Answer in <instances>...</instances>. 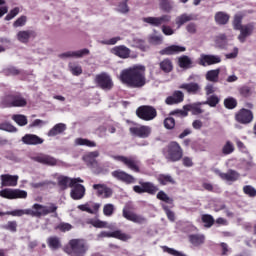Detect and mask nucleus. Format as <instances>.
Here are the masks:
<instances>
[{
  "label": "nucleus",
  "mask_w": 256,
  "mask_h": 256,
  "mask_svg": "<svg viewBox=\"0 0 256 256\" xmlns=\"http://www.w3.org/2000/svg\"><path fill=\"white\" fill-rule=\"evenodd\" d=\"M120 81L131 89H141L145 87V85H147L145 66L134 65L122 70L120 73Z\"/></svg>",
  "instance_id": "obj_1"
},
{
  "label": "nucleus",
  "mask_w": 256,
  "mask_h": 256,
  "mask_svg": "<svg viewBox=\"0 0 256 256\" xmlns=\"http://www.w3.org/2000/svg\"><path fill=\"white\" fill-rule=\"evenodd\" d=\"M89 251V244L84 239H72L69 241V248L65 249L68 256H86Z\"/></svg>",
  "instance_id": "obj_2"
},
{
  "label": "nucleus",
  "mask_w": 256,
  "mask_h": 256,
  "mask_svg": "<svg viewBox=\"0 0 256 256\" xmlns=\"http://www.w3.org/2000/svg\"><path fill=\"white\" fill-rule=\"evenodd\" d=\"M25 105H27V100L20 93L10 94L2 98L0 102L2 109H5V107H25Z\"/></svg>",
  "instance_id": "obj_3"
},
{
  "label": "nucleus",
  "mask_w": 256,
  "mask_h": 256,
  "mask_svg": "<svg viewBox=\"0 0 256 256\" xmlns=\"http://www.w3.org/2000/svg\"><path fill=\"white\" fill-rule=\"evenodd\" d=\"M163 153L167 161H180L183 157V149H181V146L177 142H171L167 148L163 150Z\"/></svg>",
  "instance_id": "obj_4"
},
{
  "label": "nucleus",
  "mask_w": 256,
  "mask_h": 256,
  "mask_svg": "<svg viewBox=\"0 0 256 256\" xmlns=\"http://www.w3.org/2000/svg\"><path fill=\"white\" fill-rule=\"evenodd\" d=\"M57 211V205L50 203L48 205L34 204L32 209H30L31 217H45L51 213Z\"/></svg>",
  "instance_id": "obj_5"
},
{
  "label": "nucleus",
  "mask_w": 256,
  "mask_h": 256,
  "mask_svg": "<svg viewBox=\"0 0 256 256\" xmlns=\"http://www.w3.org/2000/svg\"><path fill=\"white\" fill-rule=\"evenodd\" d=\"M201 105H203V102H195L192 104L184 105L183 110H174L170 113V115L187 117V115H189V111H191L192 115H201V113H204L203 109H201Z\"/></svg>",
  "instance_id": "obj_6"
},
{
  "label": "nucleus",
  "mask_w": 256,
  "mask_h": 256,
  "mask_svg": "<svg viewBox=\"0 0 256 256\" xmlns=\"http://www.w3.org/2000/svg\"><path fill=\"white\" fill-rule=\"evenodd\" d=\"M193 80H195V75L192 74L187 78L188 82L182 83L179 89L186 91L189 95H199L201 93V85L197 82H191Z\"/></svg>",
  "instance_id": "obj_7"
},
{
  "label": "nucleus",
  "mask_w": 256,
  "mask_h": 256,
  "mask_svg": "<svg viewBox=\"0 0 256 256\" xmlns=\"http://www.w3.org/2000/svg\"><path fill=\"white\" fill-rule=\"evenodd\" d=\"M31 159L36 163H41V165H47L48 167H55V165H63V162L61 160H57V158L43 153L31 157Z\"/></svg>",
  "instance_id": "obj_8"
},
{
  "label": "nucleus",
  "mask_w": 256,
  "mask_h": 256,
  "mask_svg": "<svg viewBox=\"0 0 256 256\" xmlns=\"http://www.w3.org/2000/svg\"><path fill=\"white\" fill-rule=\"evenodd\" d=\"M111 157L114 159V161H118L126 165V167H128V169H131V171H134V173H139V165L141 164L139 160H135V158L133 157H126L121 155H112Z\"/></svg>",
  "instance_id": "obj_9"
},
{
  "label": "nucleus",
  "mask_w": 256,
  "mask_h": 256,
  "mask_svg": "<svg viewBox=\"0 0 256 256\" xmlns=\"http://www.w3.org/2000/svg\"><path fill=\"white\" fill-rule=\"evenodd\" d=\"M136 115L143 121H153L157 117V110L153 106H141L136 110Z\"/></svg>",
  "instance_id": "obj_10"
},
{
  "label": "nucleus",
  "mask_w": 256,
  "mask_h": 256,
  "mask_svg": "<svg viewBox=\"0 0 256 256\" xmlns=\"http://www.w3.org/2000/svg\"><path fill=\"white\" fill-rule=\"evenodd\" d=\"M95 82L104 91H110V89H113V80H111V76H109L107 73H101L96 75Z\"/></svg>",
  "instance_id": "obj_11"
},
{
  "label": "nucleus",
  "mask_w": 256,
  "mask_h": 256,
  "mask_svg": "<svg viewBox=\"0 0 256 256\" xmlns=\"http://www.w3.org/2000/svg\"><path fill=\"white\" fill-rule=\"evenodd\" d=\"M142 21L148 23V25H152V27H161L164 23H169V21H171V15L165 14L160 17H145Z\"/></svg>",
  "instance_id": "obj_12"
},
{
  "label": "nucleus",
  "mask_w": 256,
  "mask_h": 256,
  "mask_svg": "<svg viewBox=\"0 0 256 256\" xmlns=\"http://www.w3.org/2000/svg\"><path fill=\"white\" fill-rule=\"evenodd\" d=\"M90 51L87 48L78 51H67L58 55L60 59H81L82 57H87Z\"/></svg>",
  "instance_id": "obj_13"
},
{
  "label": "nucleus",
  "mask_w": 256,
  "mask_h": 256,
  "mask_svg": "<svg viewBox=\"0 0 256 256\" xmlns=\"http://www.w3.org/2000/svg\"><path fill=\"white\" fill-rule=\"evenodd\" d=\"M131 135L134 137H139L140 139H147L149 135H151V127L150 126H133L130 127Z\"/></svg>",
  "instance_id": "obj_14"
},
{
  "label": "nucleus",
  "mask_w": 256,
  "mask_h": 256,
  "mask_svg": "<svg viewBox=\"0 0 256 256\" xmlns=\"http://www.w3.org/2000/svg\"><path fill=\"white\" fill-rule=\"evenodd\" d=\"M236 121L242 125H249L253 121V112L251 110L242 108L238 113H236Z\"/></svg>",
  "instance_id": "obj_15"
},
{
  "label": "nucleus",
  "mask_w": 256,
  "mask_h": 256,
  "mask_svg": "<svg viewBox=\"0 0 256 256\" xmlns=\"http://www.w3.org/2000/svg\"><path fill=\"white\" fill-rule=\"evenodd\" d=\"M112 177H114V179H117L118 181H122V183H126V185H131L136 181L135 177H133L131 174L126 173L123 170L113 171Z\"/></svg>",
  "instance_id": "obj_16"
},
{
  "label": "nucleus",
  "mask_w": 256,
  "mask_h": 256,
  "mask_svg": "<svg viewBox=\"0 0 256 256\" xmlns=\"http://www.w3.org/2000/svg\"><path fill=\"white\" fill-rule=\"evenodd\" d=\"M214 173L219 175L220 179L223 181H228L230 183H235V181H237L240 177L237 171L231 169L228 170L227 173H223L219 169H214Z\"/></svg>",
  "instance_id": "obj_17"
},
{
  "label": "nucleus",
  "mask_w": 256,
  "mask_h": 256,
  "mask_svg": "<svg viewBox=\"0 0 256 256\" xmlns=\"http://www.w3.org/2000/svg\"><path fill=\"white\" fill-rule=\"evenodd\" d=\"M122 215L124 219H127L128 221H132V223H138L139 225H143V223H147L146 217L139 214H135L131 211H128L125 208L122 211Z\"/></svg>",
  "instance_id": "obj_18"
},
{
  "label": "nucleus",
  "mask_w": 256,
  "mask_h": 256,
  "mask_svg": "<svg viewBox=\"0 0 256 256\" xmlns=\"http://www.w3.org/2000/svg\"><path fill=\"white\" fill-rule=\"evenodd\" d=\"M218 63H221V56L219 55H200V65H202V67H207V65H217Z\"/></svg>",
  "instance_id": "obj_19"
},
{
  "label": "nucleus",
  "mask_w": 256,
  "mask_h": 256,
  "mask_svg": "<svg viewBox=\"0 0 256 256\" xmlns=\"http://www.w3.org/2000/svg\"><path fill=\"white\" fill-rule=\"evenodd\" d=\"M97 157H99V151L88 152L83 156V161L91 169H97L99 167V162H97Z\"/></svg>",
  "instance_id": "obj_20"
},
{
  "label": "nucleus",
  "mask_w": 256,
  "mask_h": 256,
  "mask_svg": "<svg viewBox=\"0 0 256 256\" xmlns=\"http://www.w3.org/2000/svg\"><path fill=\"white\" fill-rule=\"evenodd\" d=\"M111 53L120 59H129L131 57V49L125 45L115 46L111 49Z\"/></svg>",
  "instance_id": "obj_21"
},
{
  "label": "nucleus",
  "mask_w": 256,
  "mask_h": 256,
  "mask_svg": "<svg viewBox=\"0 0 256 256\" xmlns=\"http://www.w3.org/2000/svg\"><path fill=\"white\" fill-rule=\"evenodd\" d=\"M2 187H17L18 175L2 174L0 176Z\"/></svg>",
  "instance_id": "obj_22"
},
{
  "label": "nucleus",
  "mask_w": 256,
  "mask_h": 256,
  "mask_svg": "<svg viewBox=\"0 0 256 256\" xmlns=\"http://www.w3.org/2000/svg\"><path fill=\"white\" fill-rule=\"evenodd\" d=\"M98 237H112L114 239H120V241H128V239H131L130 235L121 232V230H116L113 232L102 231Z\"/></svg>",
  "instance_id": "obj_23"
},
{
  "label": "nucleus",
  "mask_w": 256,
  "mask_h": 256,
  "mask_svg": "<svg viewBox=\"0 0 256 256\" xmlns=\"http://www.w3.org/2000/svg\"><path fill=\"white\" fill-rule=\"evenodd\" d=\"M93 189L97 191L98 197H103L104 199H109L113 195V190L105 184H94Z\"/></svg>",
  "instance_id": "obj_24"
},
{
  "label": "nucleus",
  "mask_w": 256,
  "mask_h": 256,
  "mask_svg": "<svg viewBox=\"0 0 256 256\" xmlns=\"http://www.w3.org/2000/svg\"><path fill=\"white\" fill-rule=\"evenodd\" d=\"M37 34L33 30H21L16 34V39L20 43H29L30 39H35Z\"/></svg>",
  "instance_id": "obj_25"
},
{
  "label": "nucleus",
  "mask_w": 256,
  "mask_h": 256,
  "mask_svg": "<svg viewBox=\"0 0 256 256\" xmlns=\"http://www.w3.org/2000/svg\"><path fill=\"white\" fill-rule=\"evenodd\" d=\"M254 29L255 26L253 25V23L243 25L242 28L239 30L240 34L238 36V40L240 41V43H245L247 37L253 34Z\"/></svg>",
  "instance_id": "obj_26"
},
{
  "label": "nucleus",
  "mask_w": 256,
  "mask_h": 256,
  "mask_svg": "<svg viewBox=\"0 0 256 256\" xmlns=\"http://www.w3.org/2000/svg\"><path fill=\"white\" fill-rule=\"evenodd\" d=\"M185 99V94L180 90L174 91L171 96H168L165 100L166 105H177L178 103H183Z\"/></svg>",
  "instance_id": "obj_27"
},
{
  "label": "nucleus",
  "mask_w": 256,
  "mask_h": 256,
  "mask_svg": "<svg viewBox=\"0 0 256 256\" xmlns=\"http://www.w3.org/2000/svg\"><path fill=\"white\" fill-rule=\"evenodd\" d=\"M184 51H187L185 46L171 45L160 50V55H178V53H184Z\"/></svg>",
  "instance_id": "obj_28"
},
{
  "label": "nucleus",
  "mask_w": 256,
  "mask_h": 256,
  "mask_svg": "<svg viewBox=\"0 0 256 256\" xmlns=\"http://www.w3.org/2000/svg\"><path fill=\"white\" fill-rule=\"evenodd\" d=\"M71 187L72 190L70 192V197H72L74 201H79L80 199H83V197H85V186H83L82 184H76Z\"/></svg>",
  "instance_id": "obj_29"
},
{
  "label": "nucleus",
  "mask_w": 256,
  "mask_h": 256,
  "mask_svg": "<svg viewBox=\"0 0 256 256\" xmlns=\"http://www.w3.org/2000/svg\"><path fill=\"white\" fill-rule=\"evenodd\" d=\"M22 141L25 143V145H41L43 144V139L35 134H26Z\"/></svg>",
  "instance_id": "obj_30"
},
{
  "label": "nucleus",
  "mask_w": 256,
  "mask_h": 256,
  "mask_svg": "<svg viewBox=\"0 0 256 256\" xmlns=\"http://www.w3.org/2000/svg\"><path fill=\"white\" fill-rule=\"evenodd\" d=\"M64 131H67V125L58 123L48 131L47 135L48 137H57V135H61Z\"/></svg>",
  "instance_id": "obj_31"
},
{
  "label": "nucleus",
  "mask_w": 256,
  "mask_h": 256,
  "mask_svg": "<svg viewBox=\"0 0 256 256\" xmlns=\"http://www.w3.org/2000/svg\"><path fill=\"white\" fill-rule=\"evenodd\" d=\"M195 18L193 16V14H181L178 17H176L175 19V23L178 27V29H181V27H183V25H185V23H189V21H193Z\"/></svg>",
  "instance_id": "obj_32"
},
{
  "label": "nucleus",
  "mask_w": 256,
  "mask_h": 256,
  "mask_svg": "<svg viewBox=\"0 0 256 256\" xmlns=\"http://www.w3.org/2000/svg\"><path fill=\"white\" fill-rule=\"evenodd\" d=\"M58 187L62 189V191H65L68 187H73V181L72 178L67 176H58Z\"/></svg>",
  "instance_id": "obj_33"
},
{
  "label": "nucleus",
  "mask_w": 256,
  "mask_h": 256,
  "mask_svg": "<svg viewBox=\"0 0 256 256\" xmlns=\"http://www.w3.org/2000/svg\"><path fill=\"white\" fill-rule=\"evenodd\" d=\"M188 239L194 247H199V245L205 243V235L203 234H191L188 236Z\"/></svg>",
  "instance_id": "obj_34"
},
{
  "label": "nucleus",
  "mask_w": 256,
  "mask_h": 256,
  "mask_svg": "<svg viewBox=\"0 0 256 256\" xmlns=\"http://www.w3.org/2000/svg\"><path fill=\"white\" fill-rule=\"evenodd\" d=\"M160 9L165 13H171L175 9V1L173 0H159Z\"/></svg>",
  "instance_id": "obj_35"
},
{
  "label": "nucleus",
  "mask_w": 256,
  "mask_h": 256,
  "mask_svg": "<svg viewBox=\"0 0 256 256\" xmlns=\"http://www.w3.org/2000/svg\"><path fill=\"white\" fill-rule=\"evenodd\" d=\"M144 189V193H148V195H155L157 191H159V187H157L153 182H139Z\"/></svg>",
  "instance_id": "obj_36"
},
{
  "label": "nucleus",
  "mask_w": 256,
  "mask_h": 256,
  "mask_svg": "<svg viewBox=\"0 0 256 256\" xmlns=\"http://www.w3.org/2000/svg\"><path fill=\"white\" fill-rule=\"evenodd\" d=\"M221 73V69L210 70L206 73V81H210V83H219V74Z\"/></svg>",
  "instance_id": "obj_37"
},
{
  "label": "nucleus",
  "mask_w": 256,
  "mask_h": 256,
  "mask_svg": "<svg viewBox=\"0 0 256 256\" xmlns=\"http://www.w3.org/2000/svg\"><path fill=\"white\" fill-rule=\"evenodd\" d=\"M159 67L164 73H171L173 71V61L166 58L159 63Z\"/></svg>",
  "instance_id": "obj_38"
},
{
  "label": "nucleus",
  "mask_w": 256,
  "mask_h": 256,
  "mask_svg": "<svg viewBox=\"0 0 256 256\" xmlns=\"http://www.w3.org/2000/svg\"><path fill=\"white\" fill-rule=\"evenodd\" d=\"M214 19L217 25H227V23H229V14L225 12H217Z\"/></svg>",
  "instance_id": "obj_39"
},
{
  "label": "nucleus",
  "mask_w": 256,
  "mask_h": 256,
  "mask_svg": "<svg viewBox=\"0 0 256 256\" xmlns=\"http://www.w3.org/2000/svg\"><path fill=\"white\" fill-rule=\"evenodd\" d=\"M130 46L141 49V51H147V45L145 44V40L141 38L134 37L132 43H130Z\"/></svg>",
  "instance_id": "obj_40"
},
{
  "label": "nucleus",
  "mask_w": 256,
  "mask_h": 256,
  "mask_svg": "<svg viewBox=\"0 0 256 256\" xmlns=\"http://www.w3.org/2000/svg\"><path fill=\"white\" fill-rule=\"evenodd\" d=\"M75 145L84 146V147H97V143H95V141H91L85 138H76Z\"/></svg>",
  "instance_id": "obj_41"
},
{
  "label": "nucleus",
  "mask_w": 256,
  "mask_h": 256,
  "mask_svg": "<svg viewBox=\"0 0 256 256\" xmlns=\"http://www.w3.org/2000/svg\"><path fill=\"white\" fill-rule=\"evenodd\" d=\"M215 45L216 47H219V49H225L227 47V36L225 34H220L215 39Z\"/></svg>",
  "instance_id": "obj_42"
},
{
  "label": "nucleus",
  "mask_w": 256,
  "mask_h": 256,
  "mask_svg": "<svg viewBox=\"0 0 256 256\" xmlns=\"http://www.w3.org/2000/svg\"><path fill=\"white\" fill-rule=\"evenodd\" d=\"M48 246L53 251H57V249H60L61 247V240H59L58 237H50L48 238Z\"/></svg>",
  "instance_id": "obj_43"
},
{
  "label": "nucleus",
  "mask_w": 256,
  "mask_h": 256,
  "mask_svg": "<svg viewBox=\"0 0 256 256\" xmlns=\"http://www.w3.org/2000/svg\"><path fill=\"white\" fill-rule=\"evenodd\" d=\"M2 73L6 75V77H11L19 75V73H21V70L17 69V67L15 66H8L2 70Z\"/></svg>",
  "instance_id": "obj_44"
},
{
  "label": "nucleus",
  "mask_w": 256,
  "mask_h": 256,
  "mask_svg": "<svg viewBox=\"0 0 256 256\" xmlns=\"http://www.w3.org/2000/svg\"><path fill=\"white\" fill-rule=\"evenodd\" d=\"M5 215H12V217H23V215H30V209H17L5 212Z\"/></svg>",
  "instance_id": "obj_45"
},
{
  "label": "nucleus",
  "mask_w": 256,
  "mask_h": 256,
  "mask_svg": "<svg viewBox=\"0 0 256 256\" xmlns=\"http://www.w3.org/2000/svg\"><path fill=\"white\" fill-rule=\"evenodd\" d=\"M178 63L182 69H189L193 61H191L189 56H182L179 58Z\"/></svg>",
  "instance_id": "obj_46"
},
{
  "label": "nucleus",
  "mask_w": 256,
  "mask_h": 256,
  "mask_svg": "<svg viewBox=\"0 0 256 256\" xmlns=\"http://www.w3.org/2000/svg\"><path fill=\"white\" fill-rule=\"evenodd\" d=\"M12 119L20 127H25V125H27V116H25V115L15 114L12 116Z\"/></svg>",
  "instance_id": "obj_47"
},
{
  "label": "nucleus",
  "mask_w": 256,
  "mask_h": 256,
  "mask_svg": "<svg viewBox=\"0 0 256 256\" xmlns=\"http://www.w3.org/2000/svg\"><path fill=\"white\" fill-rule=\"evenodd\" d=\"M157 199L159 201H163L164 203H168V205H173V198L169 197L165 191L161 190L157 193Z\"/></svg>",
  "instance_id": "obj_48"
},
{
  "label": "nucleus",
  "mask_w": 256,
  "mask_h": 256,
  "mask_svg": "<svg viewBox=\"0 0 256 256\" xmlns=\"http://www.w3.org/2000/svg\"><path fill=\"white\" fill-rule=\"evenodd\" d=\"M158 181H159L160 185H168V183L175 185V180L173 179V177H171V175L161 174L158 177Z\"/></svg>",
  "instance_id": "obj_49"
},
{
  "label": "nucleus",
  "mask_w": 256,
  "mask_h": 256,
  "mask_svg": "<svg viewBox=\"0 0 256 256\" xmlns=\"http://www.w3.org/2000/svg\"><path fill=\"white\" fill-rule=\"evenodd\" d=\"M235 151V145L231 143V141H226L224 146L222 147V153L223 155H231Z\"/></svg>",
  "instance_id": "obj_50"
},
{
  "label": "nucleus",
  "mask_w": 256,
  "mask_h": 256,
  "mask_svg": "<svg viewBox=\"0 0 256 256\" xmlns=\"http://www.w3.org/2000/svg\"><path fill=\"white\" fill-rule=\"evenodd\" d=\"M202 103L203 105H209V107H217L219 104V97H217V95L209 96L207 100Z\"/></svg>",
  "instance_id": "obj_51"
},
{
  "label": "nucleus",
  "mask_w": 256,
  "mask_h": 256,
  "mask_svg": "<svg viewBox=\"0 0 256 256\" xmlns=\"http://www.w3.org/2000/svg\"><path fill=\"white\" fill-rule=\"evenodd\" d=\"M148 41L151 45H161L163 43V36L152 34L148 37Z\"/></svg>",
  "instance_id": "obj_52"
},
{
  "label": "nucleus",
  "mask_w": 256,
  "mask_h": 256,
  "mask_svg": "<svg viewBox=\"0 0 256 256\" xmlns=\"http://www.w3.org/2000/svg\"><path fill=\"white\" fill-rule=\"evenodd\" d=\"M0 197L4 199H14V189L5 188L0 191Z\"/></svg>",
  "instance_id": "obj_53"
},
{
  "label": "nucleus",
  "mask_w": 256,
  "mask_h": 256,
  "mask_svg": "<svg viewBox=\"0 0 256 256\" xmlns=\"http://www.w3.org/2000/svg\"><path fill=\"white\" fill-rule=\"evenodd\" d=\"M2 229L11 231V233H17V221H8L7 224L2 226Z\"/></svg>",
  "instance_id": "obj_54"
},
{
  "label": "nucleus",
  "mask_w": 256,
  "mask_h": 256,
  "mask_svg": "<svg viewBox=\"0 0 256 256\" xmlns=\"http://www.w3.org/2000/svg\"><path fill=\"white\" fill-rule=\"evenodd\" d=\"M224 106L226 109H235L237 107V100L233 97L226 98L224 100Z\"/></svg>",
  "instance_id": "obj_55"
},
{
  "label": "nucleus",
  "mask_w": 256,
  "mask_h": 256,
  "mask_svg": "<svg viewBox=\"0 0 256 256\" xmlns=\"http://www.w3.org/2000/svg\"><path fill=\"white\" fill-rule=\"evenodd\" d=\"M127 1L129 0H123L122 2H120L116 8V10L118 11V13H129V6L127 5Z\"/></svg>",
  "instance_id": "obj_56"
},
{
  "label": "nucleus",
  "mask_w": 256,
  "mask_h": 256,
  "mask_svg": "<svg viewBox=\"0 0 256 256\" xmlns=\"http://www.w3.org/2000/svg\"><path fill=\"white\" fill-rule=\"evenodd\" d=\"M103 213L106 217H111V215H113V213H115V205L105 204L103 207Z\"/></svg>",
  "instance_id": "obj_57"
},
{
  "label": "nucleus",
  "mask_w": 256,
  "mask_h": 256,
  "mask_svg": "<svg viewBox=\"0 0 256 256\" xmlns=\"http://www.w3.org/2000/svg\"><path fill=\"white\" fill-rule=\"evenodd\" d=\"M242 21H243V16H241L240 14H236L234 16L233 27L236 31H239L243 27L241 25Z\"/></svg>",
  "instance_id": "obj_58"
},
{
  "label": "nucleus",
  "mask_w": 256,
  "mask_h": 256,
  "mask_svg": "<svg viewBox=\"0 0 256 256\" xmlns=\"http://www.w3.org/2000/svg\"><path fill=\"white\" fill-rule=\"evenodd\" d=\"M1 131H7L8 133H17V128L9 123L0 124Z\"/></svg>",
  "instance_id": "obj_59"
},
{
  "label": "nucleus",
  "mask_w": 256,
  "mask_h": 256,
  "mask_svg": "<svg viewBox=\"0 0 256 256\" xmlns=\"http://www.w3.org/2000/svg\"><path fill=\"white\" fill-rule=\"evenodd\" d=\"M243 193H245V195H248V197H256V189L251 185L244 186Z\"/></svg>",
  "instance_id": "obj_60"
},
{
  "label": "nucleus",
  "mask_w": 256,
  "mask_h": 256,
  "mask_svg": "<svg viewBox=\"0 0 256 256\" xmlns=\"http://www.w3.org/2000/svg\"><path fill=\"white\" fill-rule=\"evenodd\" d=\"M69 69L72 75H75L76 77H78V75H81V73H83V68H81V66L79 65L69 64Z\"/></svg>",
  "instance_id": "obj_61"
},
{
  "label": "nucleus",
  "mask_w": 256,
  "mask_h": 256,
  "mask_svg": "<svg viewBox=\"0 0 256 256\" xmlns=\"http://www.w3.org/2000/svg\"><path fill=\"white\" fill-rule=\"evenodd\" d=\"M163 251L165 253H169V255H174V256H186L183 252L177 251L173 248H169L167 246L163 247Z\"/></svg>",
  "instance_id": "obj_62"
},
{
  "label": "nucleus",
  "mask_w": 256,
  "mask_h": 256,
  "mask_svg": "<svg viewBox=\"0 0 256 256\" xmlns=\"http://www.w3.org/2000/svg\"><path fill=\"white\" fill-rule=\"evenodd\" d=\"M14 199H27V191L14 189Z\"/></svg>",
  "instance_id": "obj_63"
},
{
  "label": "nucleus",
  "mask_w": 256,
  "mask_h": 256,
  "mask_svg": "<svg viewBox=\"0 0 256 256\" xmlns=\"http://www.w3.org/2000/svg\"><path fill=\"white\" fill-rule=\"evenodd\" d=\"M165 129H174L175 128V118L168 117L164 120Z\"/></svg>",
  "instance_id": "obj_64"
}]
</instances>
